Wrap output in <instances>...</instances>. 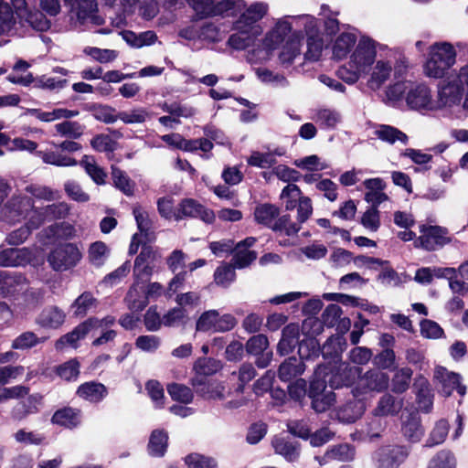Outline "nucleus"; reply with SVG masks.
<instances>
[{"label":"nucleus","instance_id":"f257e3e1","mask_svg":"<svg viewBox=\"0 0 468 468\" xmlns=\"http://www.w3.org/2000/svg\"><path fill=\"white\" fill-rule=\"evenodd\" d=\"M408 69L409 61L403 53L362 36L348 61L338 69L337 76L347 84L367 78V89L378 91L388 81L404 77Z\"/></svg>","mask_w":468,"mask_h":468},{"label":"nucleus","instance_id":"f03ea898","mask_svg":"<svg viewBox=\"0 0 468 468\" xmlns=\"http://www.w3.org/2000/svg\"><path fill=\"white\" fill-rule=\"evenodd\" d=\"M314 16L311 15L284 16L273 19L271 27L265 33L261 44L247 53L246 59L250 64L267 62L272 53L284 43L294 31L302 32V28H314Z\"/></svg>","mask_w":468,"mask_h":468},{"label":"nucleus","instance_id":"7ed1b4c3","mask_svg":"<svg viewBox=\"0 0 468 468\" xmlns=\"http://www.w3.org/2000/svg\"><path fill=\"white\" fill-rule=\"evenodd\" d=\"M269 4L264 1H255L247 5L239 13L233 22V29L236 31L228 38L227 45L235 50H244L253 46L263 32L260 22L269 13Z\"/></svg>","mask_w":468,"mask_h":468},{"label":"nucleus","instance_id":"20e7f679","mask_svg":"<svg viewBox=\"0 0 468 468\" xmlns=\"http://www.w3.org/2000/svg\"><path fill=\"white\" fill-rule=\"evenodd\" d=\"M31 211H35L31 199L27 197L17 195L14 196L5 205L1 215L4 221L14 224L27 218V216H31ZM36 212L37 214L34 216V220L37 221L40 218L43 223L45 219L65 217L69 212V207L65 203H58L48 205L42 210H36Z\"/></svg>","mask_w":468,"mask_h":468},{"label":"nucleus","instance_id":"39448f33","mask_svg":"<svg viewBox=\"0 0 468 468\" xmlns=\"http://www.w3.org/2000/svg\"><path fill=\"white\" fill-rule=\"evenodd\" d=\"M456 50L449 42H436L429 48L428 58L423 66L429 78L441 79L446 76L456 62Z\"/></svg>","mask_w":468,"mask_h":468},{"label":"nucleus","instance_id":"423d86ee","mask_svg":"<svg viewBox=\"0 0 468 468\" xmlns=\"http://www.w3.org/2000/svg\"><path fill=\"white\" fill-rule=\"evenodd\" d=\"M464 90L468 92V64L463 65L440 82L438 98L447 110L452 111L455 106H460Z\"/></svg>","mask_w":468,"mask_h":468},{"label":"nucleus","instance_id":"0eeeda50","mask_svg":"<svg viewBox=\"0 0 468 468\" xmlns=\"http://www.w3.org/2000/svg\"><path fill=\"white\" fill-rule=\"evenodd\" d=\"M405 101L410 109L418 112H433L439 109H447L439 98L434 101L429 86L423 83H410L405 95Z\"/></svg>","mask_w":468,"mask_h":468},{"label":"nucleus","instance_id":"6e6552de","mask_svg":"<svg viewBox=\"0 0 468 468\" xmlns=\"http://www.w3.org/2000/svg\"><path fill=\"white\" fill-rule=\"evenodd\" d=\"M317 367H325L326 373L322 379L326 380L333 388H339L351 385L356 378L361 375V368L342 361H335L327 365H321Z\"/></svg>","mask_w":468,"mask_h":468},{"label":"nucleus","instance_id":"1a4fd4ad","mask_svg":"<svg viewBox=\"0 0 468 468\" xmlns=\"http://www.w3.org/2000/svg\"><path fill=\"white\" fill-rule=\"evenodd\" d=\"M325 373V367H317L310 385L309 397L312 398L313 408L317 412L325 411L335 401V393L326 390V380L321 378Z\"/></svg>","mask_w":468,"mask_h":468},{"label":"nucleus","instance_id":"9d476101","mask_svg":"<svg viewBox=\"0 0 468 468\" xmlns=\"http://www.w3.org/2000/svg\"><path fill=\"white\" fill-rule=\"evenodd\" d=\"M82 254L73 243H65L54 248L48 255V262L56 271H67L78 264Z\"/></svg>","mask_w":468,"mask_h":468},{"label":"nucleus","instance_id":"9b49d317","mask_svg":"<svg viewBox=\"0 0 468 468\" xmlns=\"http://www.w3.org/2000/svg\"><path fill=\"white\" fill-rule=\"evenodd\" d=\"M354 388L353 397L361 399L371 392H380L388 386V376L379 370H368L364 375L358 376Z\"/></svg>","mask_w":468,"mask_h":468},{"label":"nucleus","instance_id":"f8f14e48","mask_svg":"<svg viewBox=\"0 0 468 468\" xmlns=\"http://www.w3.org/2000/svg\"><path fill=\"white\" fill-rule=\"evenodd\" d=\"M420 236L414 240L416 248L431 251L442 248L452 241L448 236V230L439 226H420Z\"/></svg>","mask_w":468,"mask_h":468},{"label":"nucleus","instance_id":"ddd939ff","mask_svg":"<svg viewBox=\"0 0 468 468\" xmlns=\"http://www.w3.org/2000/svg\"><path fill=\"white\" fill-rule=\"evenodd\" d=\"M433 382L438 391L446 397L450 396L453 390H457L461 396L466 392V387L461 384V376L441 366L434 369Z\"/></svg>","mask_w":468,"mask_h":468},{"label":"nucleus","instance_id":"4468645a","mask_svg":"<svg viewBox=\"0 0 468 468\" xmlns=\"http://www.w3.org/2000/svg\"><path fill=\"white\" fill-rule=\"evenodd\" d=\"M10 6L21 23H27L37 31H45L49 22L39 11H32L26 0H10Z\"/></svg>","mask_w":468,"mask_h":468},{"label":"nucleus","instance_id":"2eb2a0df","mask_svg":"<svg viewBox=\"0 0 468 468\" xmlns=\"http://www.w3.org/2000/svg\"><path fill=\"white\" fill-rule=\"evenodd\" d=\"M67 6L70 8V17L75 27L88 23L100 24L96 0H73L70 4H67Z\"/></svg>","mask_w":468,"mask_h":468},{"label":"nucleus","instance_id":"dca6fc26","mask_svg":"<svg viewBox=\"0 0 468 468\" xmlns=\"http://www.w3.org/2000/svg\"><path fill=\"white\" fill-rule=\"evenodd\" d=\"M409 450L405 446H384L375 452L373 459L378 468H398L405 462Z\"/></svg>","mask_w":468,"mask_h":468},{"label":"nucleus","instance_id":"f3484780","mask_svg":"<svg viewBox=\"0 0 468 468\" xmlns=\"http://www.w3.org/2000/svg\"><path fill=\"white\" fill-rule=\"evenodd\" d=\"M160 258L161 255L157 250L151 246L144 245L134 261L133 275L135 280H148Z\"/></svg>","mask_w":468,"mask_h":468},{"label":"nucleus","instance_id":"a211bd4d","mask_svg":"<svg viewBox=\"0 0 468 468\" xmlns=\"http://www.w3.org/2000/svg\"><path fill=\"white\" fill-rule=\"evenodd\" d=\"M365 409V403L362 399L354 397L335 410L334 418L343 423H353L361 418Z\"/></svg>","mask_w":468,"mask_h":468},{"label":"nucleus","instance_id":"6ab92c4d","mask_svg":"<svg viewBox=\"0 0 468 468\" xmlns=\"http://www.w3.org/2000/svg\"><path fill=\"white\" fill-rule=\"evenodd\" d=\"M303 33L294 31L293 34L281 47L279 52L280 63L287 68L300 57L302 48Z\"/></svg>","mask_w":468,"mask_h":468},{"label":"nucleus","instance_id":"aec40b11","mask_svg":"<svg viewBox=\"0 0 468 468\" xmlns=\"http://www.w3.org/2000/svg\"><path fill=\"white\" fill-rule=\"evenodd\" d=\"M255 241V238L249 237L236 245L232 258L235 268H246L256 260L257 253L250 250V248L254 245Z\"/></svg>","mask_w":468,"mask_h":468},{"label":"nucleus","instance_id":"412c9836","mask_svg":"<svg viewBox=\"0 0 468 468\" xmlns=\"http://www.w3.org/2000/svg\"><path fill=\"white\" fill-rule=\"evenodd\" d=\"M367 189L365 200L372 204L371 207H378L381 203L388 200V196L384 192L387 186L383 179L379 177L366 179L363 182Z\"/></svg>","mask_w":468,"mask_h":468},{"label":"nucleus","instance_id":"4be33fe9","mask_svg":"<svg viewBox=\"0 0 468 468\" xmlns=\"http://www.w3.org/2000/svg\"><path fill=\"white\" fill-rule=\"evenodd\" d=\"M356 37L353 33L343 32L338 35L332 43V56L335 59L341 60L351 55L357 45Z\"/></svg>","mask_w":468,"mask_h":468},{"label":"nucleus","instance_id":"5701e85b","mask_svg":"<svg viewBox=\"0 0 468 468\" xmlns=\"http://www.w3.org/2000/svg\"><path fill=\"white\" fill-rule=\"evenodd\" d=\"M314 28H302L307 37V51L305 58L311 60H318L324 49V41L320 36L318 20L314 17Z\"/></svg>","mask_w":468,"mask_h":468},{"label":"nucleus","instance_id":"b1692460","mask_svg":"<svg viewBox=\"0 0 468 468\" xmlns=\"http://www.w3.org/2000/svg\"><path fill=\"white\" fill-rule=\"evenodd\" d=\"M401 433L410 442H418L424 434L420 419L417 413H410L401 417Z\"/></svg>","mask_w":468,"mask_h":468},{"label":"nucleus","instance_id":"393cba45","mask_svg":"<svg viewBox=\"0 0 468 468\" xmlns=\"http://www.w3.org/2000/svg\"><path fill=\"white\" fill-rule=\"evenodd\" d=\"M179 212L184 217L200 218L206 223H212L215 214L211 209L206 208L194 199H185L179 206Z\"/></svg>","mask_w":468,"mask_h":468},{"label":"nucleus","instance_id":"a878e982","mask_svg":"<svg viewBox=\"0 0 468 468\" xmlns=\"http://www.w3.org/2000/svg\"><path fill=\"white\" fill-rule=\"evenodd\" d=\"M374 135L382 142L388 144L400 143L407 145L409 143L408 135L398 128L388 124H377L374 127Z\"/></svg>","mask_w":468,"mask_h":468},{"label":"nucleus","instance_id":"bb28decb","mask_svg":"<svg viewBox=\"0 0 468 468\" xmlns=\"http://www.w3.org/2000/svg\"><path fill=\"white\" fill-rule=\"evenodd\" d=\"M51 422L65 429H75L81 423V415L79 410L65 407L56 410Z\"/></svg>","mask_w":468,"mask_h":468},{"label":"nucleus","instance_id":"cd10ccee","mask_svg":"<svg viewBox=\"0 0 468 468\" xmlns=\"http://www.w3.org/2000/svg\"><path fill=\"white\" fill-rule=\"evenodd\" d=\"M65 313L57 306L45 308L37 316V324L44 328L57 329L65 322Z\"/></svg>","mask_w":468,"mask_h":468},{"label":"nucleus","instance_id":"c85d7f7f","mask_svg":"<svg viewBox=\"0 0 468 468\" xmlns=\"http://www.w3.org/2000/svg\"><path fill=\"white\" fill-rule=\"evenodd\" d=\"M193 386L197 388V393L207 399L222 400L227 398V394H229V390L223 383L216 381L205 384L197 378L193 380Z\"/></svg>","mask_w":468,"mask_h":468},{"label":"nucleus","instance_id":"c756f323","mask_svg":"<svg viewBox=\"0 0 468 468\" xmlns=\"http://www.w3.org/2000/svg\"><path fill=\"white\" fill-rule=\"evenodd\" d=\"M77 394L80 398L85 400L98 403L107 396L108 390L103 384L90 381L81 384L77 389Z\"/></svg>","mask_w":468,"mask_h":468},{"label":"nucleus","instance_id":"7c9ffc66","mask_svg":"<svg viewBox=\"0 0 468 468\" xmlns=\"http://www.w3.org/2000/svg\"><path fill=\"white\" fill-rule=\"evenodd\" d=\"M299 343V326L296 324H290L282 330V335L277 346L278 353L282 356L288 355Z\"/></svg>","mask_w":468,"mask_h":468},{"label":"nucleus","instance_id":"2f4dec72","mask_svg":"<svg viewBox=\"0 0 468 468\" xmlns=\"http://www.w3.org/2000/svg\"><path fill=\"white\" fill-rule=\"evenodd\" d=\"M355 458V449L349 444H340L326 451L324 456H317L315 459L323 465L329 461L350 462Z\"/></svg>","mask_w":468,"mask_h":468},{"label":"nucleus","instance_id":"473e14b6","mask_svg":"<svg viewBox=\"0 0 468 468\" xmlns=\"http://www.w3.org/2000/svg\"><path fill=\"white\" fill-rule=\"evenodd\" d=\"M122 39L133 48H141L154 45L158 37L152 30L135 33L130 30L121 32Z\"/></svg>","mask_w":468,"mask_h":468},{"label":"nucleus","instance_id":"72a5a7b5","mask_svg":"<svg viewBox=\"0 0 468 468\" xmlns=\"http://www.w3.org/2000/svg\"><path fill=\"white\" fill-rule=\"evenodd\" d=\"M27 286L26 277L16 271H5L4 282L1 287L0 295L6 297L23 291Z\"/></svg>","mask_w":468,"mask_h":468},{"label":"nucleus","instance_id":"f704fd0d","mask_svg":"<svg viewBox=\"0 0 468 468\" xmlns=\"http://www.w3.org/2000/svg\"><path fill=\"white\" fill-rule=\"evenodd\" d=\"M42 397L38 394L29 396L26 400L17 403L12 410L11 416L16 420H22L28 415L37 413Z\"/></svg>","mask_w":468,"mask_h":468},{"label":"nucleus","instance_id":"c9c22d12","mask_svg":"<svg viewBox=\"0 0 468 468\" xmlns=\"http://www.w3.org/2000/svg\"><path fill=\"white\" fill-rule=\"evenodd\" d=\"M168 435L163 430H154L152 431L148 445L147 452L153 457H163L167 450Z\"/></svg>","mask_w":468,"mask_h":468},{"label":"nucleus","instance_id":"e433bc0d","mask_svg":"<svg viewBox=\"0 0 468 468\" xmlns=\"http://www.w3.org/2000/svg\"><path fill=\"white\" fill-rule=\"evenodd\" d=\"M126 302L129 309L133 312H140L147 305V295L144 286L139 284V280H136L130 288L126 296Z\"/></svg>","mask_w":468,"mask_h":468},{"label":"nucleus","instance_id":"4c0bfd02","mask_svg":"<svg viewBox=\"0 0 468 468\" xmlns=\"http://www.w3.org/2000/svg\"><path fill=\"white\" fill-rule=\"evenodd\" d=\"M37 214L36 211H31V216H28V221L26 226H23L11 233L6 237V242L10 245L22 244L29 236L30 232L34 229H37L41 224L42 220L39 218L37 221L34 220V216Z\"/></svg>","mask_w":468,"mask_h":468},{"label":"nucleus","instance_id":"58836bf2","mask_svg":"<svg viewBox=\"0 0 468 468\" xmlns=\"http://www.w3.org/2000/svg\"><path fill=\"white\" fill-rule=\"evenodd\" d=\"M16 26V18L9 3L0 0V37L14 34Z\"/></svg>","mask_w":468,"mask_h":468},{"label":"nucleus","instance_id":"ea45409f","mask_svg":"<svg viewBox=\"0 0 468 468\" xmlns=\"http://www.w3.org/2000/svg\"><path fill=\"white\" fill-rule=\"evenodd\" d=\"M410 83L403 80H397L392 84H389L384 90L383 101L388 105L398 104L403 98L410 89Z\"/></svg>","mask_w":468,"mask_h":468},{"label":"nucleus","instance_id":"a19ab883","mask_svg":"<svg viewBox=\"0 0 468 468\" xmlns=\"http://www.w3.org/2000/svg\"><path fill=\"white\" fill-rule=\"evenodd\" d=\"M92 323L96 322H83L73 331L61 336L55 344L56 349L60 350L68 346L75 347L77 342L89 334V324Z\"/></svg>","mask_w":468,"mask_h":468},{"label":"nucleus","instance_id":"79ce46f5","mask_svg":"<svg viewBox=\"0 0 468 468\" xmlns=\"http://www.w3.org/2000/svg\"><path fill=\"white\" fill-rule=\"evenodd\" d=\"M272 446L276 453L282 455L289 462H294L299 457V446L296 442L276 437L272 441Z\"/></svg>","mask_w":468,"mask_h":468},{"label":"nucleus","instance_id":"37998d69","mask_svg":"<svg viewBox=\"0 0 468 468\" xmlns=\"http://www.w3.org/2000/svg\"><path fill=\"white\" fill-rule=\"evenodd\" d=\"M305 370L304 364L295 357H290L279 367V378L282 381H290L293 378L302 375Z\"/></svg>","mask_w":468,"mask_h":468},{"label":"nucleus","instance_id":"c03bdc74","mask_svg":"<svg viewBox=\"0 0 468 468\" xmlns=\"http://www.w3.org/2000/svg\"><path fill=\"white\" fill-rule=\"evenodd\" d=\"M279 208L271 204L259 205L254 211V217L258 223L272 229L273 223L277 220Z\"/></svg>","mask_w":468,"mask_h":468},{"label":"nucleus","instance_id":"a18cd8bd","mask_svg":"<svg viewBox=\"0 0 468 468\" xmlns=\"http://www.w3.org/2000/svg\"><path fill=\"white\" fill-rule=\"evenodd\" d=\"M244 7V0H221L213 5L212 16H237Z\"/></svg>","mask_w":468,"mask_h":468},{"label":"nucleus","instance_id":"49530a36","mask_svg":"<svg viewBox=\"0 0 468 468\" xmlns=\"http://www.w3.org/2000/svg\"><path fill=\"white\" fill-rule=\"evenodd\" d=\"M402 404L396 401L395 398L389 394L383 395L378 402L373 412L375 416L383 417L394 415L399 412Z\"/></svg>","mask_w":468,"mask_h":468},{"label":"nucleus","instance_id":"de8ad7c7","mask_svg":"<svg viewBox=\"0 0 468 468\" xmlns=\"http://www.w3.org/2000/svg\"><path fill=\"white\" fill-rule=\"evenodd\" d=\"M313 120L322 128L334 129L341 122V115L335 110L324 108L317 110Z\"/></svg>","mask_w":468,"mask_h":468},{"label":"nucleus","instance_id":"09e8293b","mask_svg":"<svg viewBox=\"0 0 468 468\" xmlns=\"http://www.w3.org/2000/svg\"><path fill=\"white\" fill-rule=\"evenodd\" d=\"M86 109L92 113V116L105 123H113L118 120V114L115 110L108 105L90 103L86 105Z\"/></svg>","mask_w":468,"mask_h":468},{"label":"nucleus","instance_id":"8fccbe9b","mask_svg":"<svg viewBox=\"0 0 468 468\" xmlns=\"http://www.w3.org/2000/svg\"><path fill=\"white\" fill-rule=\"evenodd\" d=\"M235 267L231 263H221L214 272L215 282L222 287H229L236 279Z\"/></svg>","mask_w":468,"mask_h":468},{"label":"nucleus","instance_id":"3c124183","mask_svg":"<svg viewBox=\"0 0 468 468\" xmlns=\"http://www.w3.org/2000/svg\"><path fill=\"white\" fill-rule=\"evenodd\" d=\"M83 53L90 57L93 60L100 62L101 64L112 62L119 56L117 50L109 48H99L96 47H85L83 48Z\"/></svg>","mask_w":468,"mask_h":468},{"label":"nucleus","instance_id":"603ef678","mask_svg":"<svg viewBox=\"0 0 468 468\" xmlns=\"http://www.w3.org/2000/svg\"><path fill=\"white\" fill-rule=\"evenodd\" d=\"M346 346V339L343 335H335L327 339L322 347V354L324 357H337Z\"/></svg>","mask_w":468,"mask_h":468},{"label":"nucleus","instance_id":"864d4df0","mask_svg":"<svg viewBox=\"0 0 468 468\" xmlns=\"http://www.w3.org/2000/svg\"><path fill=\"white\" fill-rule=\"evenodd\" d=\"M225 37V32L220 27L213 22H206L200 26L199 40L209 43L221 41Z\"/></svg>","mask_w":468,"mask_h":468},{"label":"nucleus","instance_id":"5fc2aeb1","mask_svg":"<svg viewBox=\"0 0 468 468\" xmlns=\"http://www.w3.org/2000/svg\"><path fill=\"white\" fill-rule=\"evenodd\" d=\"M47 237L49 239H69L75 236L74 227L67 222L56 223L48 227L46 230Z\"/></svg>","mask_w":468,"mask_h":468},{"label":"nucleus","instance_id":"6e6d98bb","mask_svg":"<svg viewBox=\"0 0 468 468\" xmlns=\"http://www.w3.org/2000/svg\"><path fill=\"white\" fill-rule=\"evenodd\" d=\"M95 298L90 292H83L74 301L70 308L75 316L81 317L95 307Z\"/></svg>","mask_w":468,"mask_h":468},{"label":"nucleus","instance_id":"4d7b16f0","mask_svg":"<svg viewBox=\"0 0 468 468\" xmlns=\"http://www.w3.org/2000/svg\"><path fill=\"white\" fill-rule=\"evenodd\" d=\"M108 256L109 249L102 241H96L89 248L88 258L94 266L100 267L103 265Z\"/></svg>","mask_w":468,"mask_h":468},{"label":"nucleus","instance_id":"13d9d810","mask_svg":"<svg viewBox=\"0 0 468 468\" xmlns=\"http://www.w3.org/2000/svg\"><path fill=\"white\" fill-rule=\"evenodd\" d=\"M184 462L188 468H218L216 460L198 452H192L184 458Z\"/></svg>","mask_w":468,"mask_h":468},{"label":"nucleus","instance_id":"bf43d9fd","mask_svg":"<svg viewBox=\"0 0 468 468\" xmlns=\"http://www.w3.org/2000/svg\"><path fill=\"white\" fill-rule=\"evenodd\" d=\"M81 165L96 184L103 185L105 183L106 173L98 166L92 156L85 155L81 160Z\"/></svg>","mask_w":468,"mask_h":468},{"label":"nucleus","instance_id":"052dcab7","mask_svg":"<svg viewBox=\"0 0 468 468\" xmlns=\"http://www.w3.org/2000/svg\"><path fill=\"white\" fill-rule=\"evenodd\" d=\"M272 229L281 235L295 236L301 229V224L292 222L289 215H283L273 223Z\"/></svg>","mask_w":468,"mask_h":468},{"label":"nucleus","instance_id":"680f3d73","mask_svg":"<svg viewBox=\"0 0 468 468\" xmlns=\"http://www.w3.org/2000/svg\"><path fill=\"white\" fill-rule=\"evenodd\" d=\"M255 73L263 83L271 84L274 87H285L288 85V80L283 75L275 73L266 68H257Z\"/></svg>","mask_w":468,"mask_h":468},{"label":"nucleus","instance_id":"e2e57ef3","mask_svg":"<svg viewBox=\"0 0 468 468\" xmlns=\"http://www.w3.org/2000/svg\"><path fill=\"white\" fill-rule=\"evenodd\" d=\"M302 192L300 188L293 184H288L281 193V199L282 200L286 210H292L302 198Z\"/></svg>","mask_w":468,"mask_h":468},{"label":"nucleus","instance_id":"0e129e2a","mask_svg":"<svg viewBox=\"0 0 468 468\" xmlns=\"http://www.w3.org/2000/svg\"><path fill=\"white\" fill-rule=\"evenodd\" d=\"M157 207L163 218L175 220L182 219L179 208L175 207V201L170 197L159 198L157 201Z\"/></svg>","mask_w":468,"mask_h":468},{"label":"nucleus","instance_id":"69168bd1","mask_svg":"<svg viewBox=\"0 0 468 468\" xmlns=\"http://www.w3.org/2000/svg\"><path fill=\"white\" fill-rule=\"evenodd\" d=\"M55 130L61 136L78 139L83 133L84 127L78 122L64 121L57 123Z\"/></svg>","mask_w":468,"mask_h":468},{"label":"nucleus","instance_id":"338daca9","mask_svg":"<svg viewBox=\"0 0 468 468\" xmlns=\"http://www.w3.org/2000/svg\"><path fill=\"white\" fill-rule=\"evenodd\" d=\"M449 431V424L446 420H439L432 429L427 441V447H432L444 441Z\"/></svg>","mask_w":468,"mask_h":468},{"label":"nucleus","instance_id":"774afa93","mask_svg":"<svg viewBox=\"0 0 468 468\" xmlns=\"http://www.w3.org/2000/svg\"><path fill=\"white\" fill-rule=\"evenodd\" d=\"M319 342L314 337H305L299 343V356L302 359L317 356L321 352Z\"/></svg>","mask_w":468,"mask_h":468}]
</instances>
